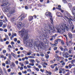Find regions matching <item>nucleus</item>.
Here are the masks:
<instances>
[{
	"label": "nucleus",
	"mask_w": 75,
	"mask_h": 75,
	"mask_svg": "<svg viewBox=\"0 0 75 75\" xmlns=\"http://www.w3.org/2000/svg\"><path fill=\"white\" fill-rule=\"evenodd\" d=\"M28 30H25V29H23L21 31H19V33L21 37L24 36L23 40L24 44L25 45H26V46H27L28 47H33L32 43L31 42H29L28 41H26L27 39H28Z\"/></svg>",
	"instance_id": "1"
},
{
	"label": "nucleus",
	"mask_w": 75,
	"mask_h": 75,
	"mask_svg": "<svg viewBox=\"0 0 75 75\" xmlns=\"http://www.w3.org/2000/svg\"><path fill=\"white\" fill-rule=\"evenodd\" d=\"M1 6H4V10L5 12H9V13L8 14V17H11V14H13L16 12V10L14 9H12L10 10V7H9L10 6V4H8V1H6V3H4L3 5H1Z\"/></svg>",
	"instance_id": "2"
},
{
	"label": "nucleus",
	"mask_w": 75,
	"mask_h": 75,
	"mask_svg": "<svg viewBox=\"0 0 75 75\" xmlns=\"http://www.w3.org/2000/svg\"><path fill=\"white\" fill-rule=\"evenodd\" d=\"M56 29L57 30V32L60 33H64V32L65 31V29H66L67 31H68L69 30V28H68L67 25L64 24H60L59 26L58 25H57L56 26Z\"/></svg>",
	"instance_id": "3"
},
{
	"label": "nucleus",
	"mask_w": 75,
	"mask_h": 75,
	"mask_svg": "<svg viewBox=\"0 0 75 75\" xmlns=\"http://www.w3.org/2000/svg\"><path fill=\"white\" fill-rule=\"evenodd\" d=\"M64 16L65 17L66 20L67 21V22H68L69 23L71 24H72L71 21H75V18H72L71 16H70V15L68 13V12H64Z\"/></svg>",
	"instance_id": "4"
},
{
	"label": "nucleus",
	"mask_w": 75,
	"mask_h": 75,
	"mask_svg": "<svg viewBox=\"0 0 75 75\" xmlns=\"http://www.w3.org/2000/svg\"><path fill=\"white\" fill-rule=\"evenodd\" d=\"M45 15L46 17H50L51 23L52 24H53V19H52V16L51 13L50 12H47L45 13Z\"/></svg>",
	"instance_id": "5"
},
{
	"label": "nucleus",
	"mask_w": 75,
	"mask_h": 75,
	"mask_svg": "<svg viewBox=\"0 0 75 75\" xmlns=\"http://www.w3.org/2000/svg\"><path fill=\"white\" fill-rule=\"evenodd\" d=\"M44 45V43L42 42L40 43V44H37V43L35 42V45H36L37 47H40V48H42Z\"/></svg>",
	"instance_id": "6"
},
{
	"label": "nucleus",
	"mask_w": 75,
	"mask_h": 75,
	"mask_svg": "<svg viewBox=\"0 0 75 75\" xmlns=\"http://www.w3.org/2000/svg\"><path fill=\"white\" fill-rule=\"evenodd\" d=\"M30 62H32V63H29V65H30V66H34V64L33 63H34V62H35V60H34V59H30Z\"/></svg>",
	"instance_id": "7"
},
{
	"label": "nucleus",
	"mask_w": 75,
	"mask_h": 75,
	"mask_svg": "<svg viewBox=\"0 0 75 75\" xmlns=\"http://www.w3.org/2000/svg\"><path fill=\"white\" fill-rule=\"evenodd\" d=\"M26 14H25V13H22L21 16H22V17H21V21L24 20V18H25V17H26Z\"/></svg>",
	"instance_id": "8"
},
{
	"label": "nucleus",
	"mask_w": 75,
	"mask_h": 75,
	"mask_svg": "<svg viewBox=\"0 0 75 75\" xmlns=\"http://www.w3.org/2000/svg\"><path fill=\"white\" fill-rule=\"evenodd\" d=\"M17 28H21L22 27V23L19 22L16 25Z\"/></svg>",
	"instance_id": "9"
},
{
	"label": "nucleus",
	"mask_w": 75,
	"mask_h": 75,
	"mask_svg": "<svg viewBox=\"0 0 75 75\" xmlns=\"http://www.w3.org/2000/svg\"><path fill=\"white\" fill-rule=\"evenodd\" d=\"M62 55L63 57H65L66 58H69V54L67 53H66L65 54H62Z\"/></svg>",
	"instance_id": "10"
},
{
	"label": "nucleus",
	"mask_w": 75,
	"mask_h": 75,
	"mask_svg": "<svg viewBox=\"0 0 75 75\" xmlns=\"http://www.w3.org/2000/svg\"><path fill=\"white\" fill-rule=\"evenodd\" d=\"M56 15L58 16V17H62V15L60 12H58L56 13Z\"/></svg>",
	"instance_id": "11"
},
{
	"label": "nucleus",
	"mask_w": 75,
	"mask_h": 75,
	"mask_svg": "<svg viewBox=\"0 0 75 75\" xmlns=\"http://www.w3.org/2000/svg\"><path fill=\"white\" fill-rule=\"evenodd\" d=\"M11 55H12V56L14 57V58H16V59H17V55H16V54H15L11 52Z\"/></svg>",
	"instance_id": "12"
},
{
	"label": "nucleus",
	"mask_w": 75,
	"mask_h": 75,
	"mask_svg": "<svg viewBox=\"0 0 75 75\" xmlns=\"http://www.w3.org/2000/svg\"><path fill=\"white\" fill-rule=\"evenodd\" d=\"M68 52V49L67 48H65L64 50V52L62 53V54H64L65 53H67Z\"/></svg>",
	"instance_id": "13"
},
{
	"label": "nucleus",
	"mask_w": 75,
	"mask_h": 75,
	"mask_svg": "<svg viewBox=\"0 0 75 75\" xmlns=\"http://www.w3.org/2000/svg\"><path fill=\"white\" fill-rule=\"evenodd\" d=\"M58 41H61V39H58L56 40H55L54 41V42L55 45L58 44Z\"/></svg>",
	"instance_id": "14"
},
{
	"label": "nucleus",
	"mask_w": 75,
	"mask_h": 75,
	"mask_svg": "<svg viewBox=\"0 0 75 75\" xmlns=\"http://www.w3.org/2000/svg\"><path fill=\"white\" fill-rule=\"evenodd\" d=\"M48 26L50 29V30H53L52 28H53V29H54V27L53 26H52L51 24L48 25Z\"/></svg>",
	"instance_id": "15"
},
{
	"label": "nucleus",
	"mask_w": 75,
	"mask_h": 75,
	"mask_svg": "<svg viewBox=\"0 0 75 75\" xmlns=\"http://www.w3.org/2000/svg\"><path fill=\"white\" fill-rule=\"evenodd\" d=\"M33 17L32 16H30L29 17V21H32L33 20Z\"/></svg>",
	"instance_id": "16"
},
{
	"label": "nucleus",
	"mask_w": 75,
	"mask_h": 75,
	"mask_svg": "<svg viewBox=\"0 0 75 75\" xmlns=\"http://www.w3.org/2000/svg\"><path fill=\"white\" fill-rule=\"evenodd\" d=\"M68 35L69 38L71 39V38H72V34H71V33H68Z\"/></svg>",
	"instance_id": "17"
},
{
	"label": "nucleus",
	"mask_w": 75,
	"mask_h": 75,
	"mask_svg": "<svg viewBox=\"0 0 75 75\" xmlns=\"http://www.w3.org/2000/svg\"><path fill=\"white\" fill-rule=\"evenodd\" d=\"M28 58H31L32 59H34V58H35V57L33 56H30L28 57Z\"/></svg>",
	"instance_id": "18"
},
{
	"label": "nucleus",
	"mask_w": 75,
	"mask_h": 75,
	"mask_svg": "<svg viewBox=\"0 0 75 75\" xmlns=\"http://www.w3.org/2000/svg\"><path fill=\"white\" fill-rule=\"evenodd\" d=\"M8 57L9 60H11V54H8Z\"/></svg>",
	"instance_id": "19"
},
{
	"label": "nucleus",
	"mask_w": 75,
	"mask_h": 75,
	"mask_svg": "<svg viewBox=\"0 0 75 75\" xmlns=\"http://www.w3.org/2000/svg\"><path fill=\"white\" fill-rule=\"evenodd\" d=\"M31 53H32V52L30 51V52H28L27 53V54L26 55H30L31 54Z\"/></svg>",
	"instance_id": "20"
},
{
	"label": "nucleus",
	"mask_w": 75,
	"mask_h": 75,
	"mask_svg": "<svg viewBox=\"0 0 75 75\" xmlns=\"http://www.w3.org/2000/svg\"><path fill=\"white\" fill-rule=\"evenodd\" d=\"M52 47H57V45L54 44H52L51 45Z\"/></svg>",
	"instance_id": "21"
},
{
	"label": "nucleus",
	"mask_w": 75,
	"mask_h": 75,
	"mask_svg": "<svg viewBox=\"0 0 75 75\" xmlns=\"http://www.w3.org/2000/svg\"><path fill=\"white\" fill-rule=\"evenodd\" d=\"M45 57L47 59H48V58H49V55L48 54H45Z\"/></svg>",
	"instance_id": "22"
},
{
	"label": "nucleus",
	"mask_w": 75,
	"mask_h": 75,
	"mask_svg": "<svg viewBox=\"0 0 75 75\" xmlns=\"http://www.w3.org/2000/svg\"><path fill=\"white\" fill-rule=\"evenodd\" d=\"M45 32H46V33H50V30H45ZM46 32H45V33H46Z\"/></svg>",
	"instance_id": "23"
},
{
	"label": "nucleus",
	"mask_w": 75,
	"mask_h": 75,
	"mask_svg": "<svg viewBox=\"0 0 75 75\" xmlns=\"http://www.w3.org/2000/svg\"><path fill=\"white\" fill-rule=\"evenodd\" d=\"M57 60L58 61H59V60H60V59H61V58H60V57H57Z\"/></svg>",
	"instance_id": "24"
},
{
	"label": "nucleus",
	"mask_w": 75,
	"mask_h": 75,
	"mask_svg": "<svg viewBox=\"0 0 75 75\" xmlns=\"http://www.w3.org/2000/svg\"><path fill=\"white\" fill-rule=\"evenodd\" d=\"M14 19H15V18H13L11 19L10 20L12 22H13V21H14Z\"/></svg>",
	"instance_id": "25"
},
{
	"label": "nucleus",
	"mask_w": 75,
	"mask_h": 75,
	"mask_svg": "<svg viewBox=\"0 0 75 75\" xmlns=\"http://www.w3.org/2000/svg\"><path fill=\"white\" fill-rule=\"evenodd\" d=\"M70 27H72L71 30H72V31H73V30H74V25H71Z\"/></svg>",
	"instance_id": "26"
},
{
	"label": "nucleus",
	"mask_w": 75,
	"mask_h": 75,
	"mask_svg": "<svg viewBox=\"0 0 75 75\" xmlns=\"http://www.w3.org/2000/svg\"><path fill=\"white\" fill-rule=\"evenodd\" d=\"M35 69V70H36V71H39V69H38V68H37L36 67H35L34 68Z\"/></svg>",
	"instance_id": "27"
},
{
	"label": "nucleus",
	"mask_w": 75,
	"mask_h": 75,
	"mask_svg": "<svg viewBox=\"0 0 75 75\" xmlns=\"http://www.w3.org/2000/svg\"><path fill=\"white\" fill-rule=\"evenodd\" d=\"M3 70L4 71V72H5V74H7V71H6V69L4 68L3 69Z\"/></svg>",
	"instance_id": "28"
},
{
	"label": "nucleus",
	"mask_w": 75,
	"mask_h": 75,
	"mask_svg": "<svg viewBox=\"0 0 75 75\" xmlns=\"http://www.w3.org/2000/svg\"><path fill=\"white\" fill-rule=\"evenodd\" d=\"M59 48L60 49V50H61V51H64V48H62L61 46L59 47Z\"/></svg>",
	"instance_id": "29"
},
{
	"label": "nucleus",
	"mask_w": 75,
	"mask_h": 75,
	"mask_svg": "<svg viewBox=\"0 0 75 75\" xmlns=\"http://www.w3.org/2000/svg\"><path fill=\"white\" fill-rule=\"evenodd\" d=\"M5 35L6 38L7 39V40H8V39H9L8 38V36L7 35Z\"/></svg>",
	"instance_id": "30"
},
{
	"label": "nucleus",
	"mask_w": 75,
	"mask_h": 75,
	"mask_svg": "<svg viewBox=\"0 0 75 75\" xmlns=\"http://www.w3.org/2000/svg\"><path fill=\"white\" fill-rule=\"evenodd\" d=\"M6 27V25L4 24L3 25V26L2 27L4 29Z\"/></svg>",
	"instance_id": "31"
},
{
	"label": "nucleus",
	"mask_w": 75,
	"mask_h": 75,
	"mask_svg": "<svg viewBox=\"0 0 75 75\" xmlns=\"http://www.w3.org/2000/svg\"><path fill=\"white\" fill-rule=\"evenodd\" d=\"M72 65L71 64H69V68H72Z\"/></svg>",
	"instance_id": "32"
},
{
	"label": "nucleus",
	"mask_w": 75,
	"mask_h": 75,
	"mask_svg": "<svg viewBox=\"0 0 75 75\" xmlns=\"http://www.w3.org/2000/svg\"><path fill=\"white\" fill-rule=\"evenodd\" d=\"M59 70H60L62 71H65V69H64L61 68V69H59Z\"/></svg>",
	"instance_id": "33"
},
{
	"label": "nucleus",
	"mask_w": 75,
	"mask_h": 75,
	"mask_svg": "<svg viewBox=\"0 0 75 75\" xmlns=\"http://www.w3.org/2000/svg\"><path fill=\"white\" fill-rule=\"evenodd\" d=\"M69 8L72 7V4H71L70 3L69 4Z\"/></svg>",
	"instance_id": "34"
},
{
	"label": "nucleus",
	"mask_w": 75,
	"mask_h": 75,
	"mask_svg": "<svg viewBox=\"0 0 75 75\" xmlns=\"http://www.w3.org/2000/svg\"><path fill=\"white\" fill-rule=\"evenodd\" d=\"M57 9H58V10H60L61 11V12H62V13L64 12V11L61 9V8H57Z\"/></svg>",
	"instance_id": "35"
},
{
	"label": "nucleus",
	"mask_w": 75,
	"mask_h": 75,
	"mask_svg": "<svg viewBox=\"0 0 75 75\" xmlns=\"http://www.w3.org/2000/svg\"><path fill=\"white\" fill-rule=\"evenodd\" d=\"M54 70L55 71H58V67H55V68Z\"/></svg>",
	"instance_id": "36"
},
{
	"label": "nucleus",
	"mask_w": 75,
	"mask_h": 75,
	"mask_svg": "<svg viewBox=\"0 0 75 75\" xmlns=\"http://www.w3.org/2000/svg\"><path fill=\"white\" fill-rule=\"evenodd\" d=\"M70 74V71L67 72V74H66L65 75H69Z\"/></svg>",
	"instance_id": "37"
},
{
	"label": "nucleus",
	"mask_w": 75,
	"mask_h": 75,
	"mask_svg": "<svg viewBox=\"0 0 75 75\" xmlns=\"http://www.w3.org/2000/svg\"><path fill=\"white\" fill-rule=\"evenodd\" d=\"M25 62L26 63V64H29V62H28V60L26 61Z\"/></svg>",
	"instance_id": "38"
},
{
	"label": "nucleus",
	"mask_w": 75,
	"mask_h": 75,
	"mask_svg": "<svg viewBox=\"0 0 75 75\" xmlns=\"http://www.w3.org/2000/svg\"><path fill=\"white\" fill-rule=\"evenodd\" d=\"M22 52H23V54H26V53H27V52H26V51H25V50H23L22 51Z\"/></svg>",
	"instance_id": "39"
},
{
	"label": "nucleus",
	"mask_w": 75,
	"mask_h": 75,
	"mask_svg": "<svg viewBox=\"0 0 75 75\" xmlns=\"http://www.w3.org/2000/svg\"><path fill=\"white\" fill-rule=\"evenodd\" d=\"M12 65L13 66V67H15V64L13 62L12 63Z\"/></svg>",
	"instance_id": "40"
},
{
	"label": "nucleus",
	"mask_w": 75,
	"mask_h": 75,
	"mask_svg": "<svg viewBox=\"0 0 75 75\" xmlns=\"http://www.w3.org/2000/svg\"><path fill=\"white\" fill-rule=\"evenodd\" d=\"M36 61L37 62V63H39L40 62V61H39V60L38 59H36Z\"/></svg>",
	"instance_id": "41"
},
{
	"label": "nucleus",
	"mask_w": 75,
	"mask_h": 75,
	"mask_svg": "<svg viewBox=\"0 0 75 75\" xmlns=\"http://www.w3.org/2000/svg\"><path fill=\"white\" fill-rule=\"evenodd\" d=\"M2 65L3 67H6V64L5 63H2Z\"/></svg>",
	"instance_id": "42"
},
{
	"label": "nucleus",
	"mask_w": 75,
	"mask_h": 75,
	"mask_svg": "<svg viewBox=\"0 0 75 75\" xmlns=\"http://www.w3.org/2000/svg\"><path fill=\"white\" fill-rule=\"evenodd\" d=\"M67 45L68 47L69 46V42H66Z\"/></svg>",
	"instance_id": "43"
},
{
	"label": "nucleus",
	"mask_w": 75,
	"mask_h": 75,
	"mask_svg": "<svg viewBox=\"0 0 75 75\" xmlns=\"http://www.w3.org/2000/svg\"><path fill=\"white\" fill-rule=\"evenodd\" d=\"M4 31L5 32V33H7V30L6 29H5L4 30Z\"/></svg>",
	"instance_id": "44"
},
{
	"label": "nucleus",
	"mask_w": 75,
	"mask_h": 75,
	"mask_svg": "<svg viewBox=\"0 0 75 75\" xmlns=\"http://www.w3.org/2000/svg\"><path fill=\"white\" fill-rule=\"evenodd\" d=\"M61 43L62 44V45H63L64 44V41H61Z\"/></svg>",
	"instance_id": "45"
},
{
	"label": "nucleus",
	"mask_w": 75,
	"mask_h": 75,
	"mask_svg": "<svg viewBox=\"0 0 75 75\" xmlns=\"http://www.w3.org/2000/svg\"><path fill=\"white\" fill-rule=\"evenodd\" d=\"M14 40L15 42H17V39L15 38L14 39Z\"/></svg>",
	"instance_id": "46"
},
{
	"label": "nucleus",
	"mask_w": 75,
	"mask_h": 75,
	"mask_svg": "<svg viewBox=\"0 0 75 75\" xmlns=\"http://www.w3.org/2000/svg\"><path fill=\"white\" fill-rule=\"evenodd\" d=\"M9 64V63L8 61H6V65H8Z\"/></svg>",
	"instance_id": "47"
},
{
	"label": "nucleus",
	"mask_w": 75,
	"mask_h": 75,
	"mask_svg": "<svg viewBox=\"0 0 75 75\" xmlns=\"http://www.w3.org/2000/svg\"><path fill=\"white\" fill-rule=\"evenodd\" d=\"M63 2L64 3H67V1L65 0H63Z\"/></svg>",
	"instance_id": "48"
},
{
	"label": "nucleus",
	"mask_w": 75,
	"mask_h": 75,
	"mask_svg": "<svg viewBox=\"0 0 75 75\" xmlns=\"http://www.w3.org/2000/svg\"><path fill=\"white\" fill-rule=\"evenodd\" d=\"M0 71H1V73H3V71H2V69H1V68L0 67Z\"/></svg>",
	"instance_id": "49"
},
{
	"label": "nucleus",
	"mask_w": 75,
	"mask_h": 75,
	"mask_svg": "<svg viewBox=\"0 0 75 75\" xmlns=\"http://www.w3.org/2000/svg\"><path fill=\"white\" fill-rule=\"evenodd\" d=\"M8 47L9 48H13V47H12L11 46V45H9L8 46Z\"/></svg>",
	"instance_id": "50"
},
{
	"label": "nucleus",
	"mask_w": 75,
	"mask_h": 75,
	"mask_svg": "<svg viewBox=\"0 0 75 75\" xmlns=\"http://www.w3.org/2000/svg\"><path fill=\"white\" fill-rule=\"evenodd\" d=\"M51 68H52V69H54V65H52L51 66Z\"/></svg>",
	"instance_id": "51"
},
{
	"label": "nucleus",
	"mask_w": 75,
	"mask_h": 75,
	"mask_svg": "<svg viewBox=\"0 0 75 75\" xmlns=\"http://www.w3.org/2000/svg\"><path fill=\"white\" fill-rule=\"evenodd\" d=\"M25 9H26V10H27L28 9V7H27V6H25Z\"/></svg>",
	"instance_id": "52"
},
{
	"label": "nucleus",
	"mask_w": 75,
	"mask_h": 75,
	"mask_svg": "<svg viewBox=\"0 0 75 75\" xmlns=\"http://www.w3.org/2000/svg\"><path fill=\"white\" fill-rule=\"evenodd\" d=\"M8 72H11V69H8Z\"/></svg>",
	"instance_id": "53"
},
{
	"label": "nucleus",
	"mask_w": 75,
	"mask_h": 75,
	"mask_svg": "<svg viewBox=\"0 0 75 75\" xmlns=\"http://www.w3.org/2000/svg\"><path fill=\"white\" fill-rule=\"evenodd\" d=\"M64 65H65V63L64 62H63L62 64V66Z\"/></svg>",
	"instance_id": "54"
},
{
	"label": "nucleus",
	"mask_w": 75,
	"mask_h": 75,
	"mask_svg": "<svg viewBox=\"0 0 75 75\" xmlns=\"http://www.w3.org/2000/svg\"><path fill=\"white\" fill-rule=\"evenodd\" d=\"M27 67L28 68H31V67L28 65H27Z\"/></svg>",
	"instance_id": "55"
},
{
	"label": "nucleus",
	"mask_w": 75,
	"mask_h": 75,
	"mask_svg": "<svg viewBox=\"0 0 75 75\" xmlns=\"http://www.w3.org/2000/svg\"><path fill=\"white\" fill-rule=\"evenodd\" d=\"M57 47H54V50H55V51L56 50H57Z\"/></svg>",
	"instance_id": "56"
},
{
	"label": "nucleus",
	"mask_w": 75,
	"mask_h": 75,
	"mask_svg": "<svg viewBox=\"0 0 75 75\" xmlns=\"http://www.w3.org/2000/svg\"><path fill=\"white\" fill-rule=\"evenodd\" d=\"M15 63L17 65L18 64V61H16Z\"/></svg>",
	"instance_id": "57"
},
{
	"label": "nucleus",
	"mask_w": 75,
	"mask_h": 75,
	"mask_svg": "<svg viewBox=\"0 0 75 75\" xmlns=\"http://www.w3.org/2000/svg\"><path fill=\"white\" fill-rule=\"evenodd\" d=\"M14 73L11 72L10 73V75H14Z\"/></svg>",
	"instance_id": "58"
},
{
	"label": "nucleus",
	"mask_w": 75,
	"mask_h": 75,
	"mask_svg": "<svg viewBox=\"0 0 75 75\" xmlns=\"http://www.w3.org/2000/svg\"><path fill=\"white\" fill-rule=\"evenodd\" d=\"M17 42L18 44H20V40H18L17 41Z\"/></svg>",
	"instance_id": "59"
},
{
	"label": "nucleus",
	"mask_w": 75,
	"mask_h": 75,
	"mask_svg": "<svg viewBox=\"0 0 75 75\" xmlns=\"http://www.w3.org/2000/svg\"><path fill=\"white\" fill-rule=\"evenodd\" d=\"M11 45H14L15 44L14 42H11Z\"/></svg>",
	"instance_id": "60"
},
{
	"label": "nucleus",
	"mask_w": 75,
	"mask_h": 75,
	"mask_svg": "<svg viewBox=\"0 0 75 75\" xmlns=\"http://www.w3.org/2000/svg\"><path fill=\"white\" fill-rule=\"evenodd\" d=\"M42 66H43V68H46V66L45 65H44V64H42Z\"/></svg>",
	"instance_id": "61"
},
{
	"label": "nucleus",
	"mask_w": 75,
	"mask_h": 75,
	"mask_svg": "<svg viewBox=\"0 0 75 75\" xmlns=\"http://www.w3.org/2000/svg\"><path fill=\"white\" fill-rule=\"evenodd\" d=\"M71 62H75V59L72 60L71 61Z\"/></svg>",
	"instance_id": "62"
},
{
	"label": "nucleus",
	"mask_w": 75,
	"mask_h": 75,
	"mask_svg": "<svg viewBox=\"0 0 75 75\" xmlns=\"http://www.w3.org/2000/svg\"><path fill=\"white\" fill-rule=\"evenodd\" d=\"M0 41H1V42H3L4 41L3 40V39H1Z\"/></svg>",
	"instance_id": "63"
},
{
	"label": "nucleus",
	"mask_w": 75,
	"mask_h": 75,
	"mask_svg": "<svg viewBox=\"0 0 75 75\" xmlns=\"http://www.w3.org/2000/svg\"><path fill=\"white\" fill-rule=\"evenodd\" d=\"M20 70H23V67H21L20 68Z\"/></svg>",
	"instance_id": "64"
}]
</instances>
